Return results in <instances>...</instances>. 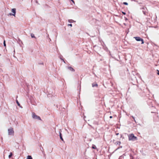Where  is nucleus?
<instances>
[{
  "instance_id": "obj_31",
  "label": "nucleus",
  "mask_w": 159,
  "mask_h": 159,
  "mask_svg": "<svg viewBox=\"0 0 159 159\" xmlns=\"http://www.w3.org/2000/svg\"><path fill=\"white\" fill-rule=\"evenodd\" d=\"M119 148H117V149H119Z\"/></svg>"
},
{
  "instance_id": "obj_8",
  "label": "nucleus",
  "mask_w": 159,
  "mask_h": 159,
  "mask_svg": "<svg viewBox=\"0 0 159 159\" xmlns=\"http://www.w3.org/2000/svg\"><path fill=\"white\" fill-rule=\"evenodd\" d=\"M92 86L93 87H97L98 86V84L96 82L92 84Z\"/></svg>"
},
{
  "instance_id": "obj_25",
  "label": "nucleus",
  "mask_w": 159,
  "mask_h": 159,
  "mask_svg": "<svg viewBox=\"0 0 159 159\" xmlns=\"http://www.w3.org/2000/svg\"><path fill=\"white\" fill-rule=\"evenodd\" d=\"M9 15L10 16H11V15L13 16V13H9Z\"/></svg>"
},
{
  "instance_id": "obj_2",
  "label": "nucleus",
  "mask_w": 159,
  "mask_h": 159,
  "mask_svg": "<svg viewBox=\"0 0 159 159\" xmlns=\"http://www.w3.org/2000/svg\"><path fill=\"white\" fill-rule=\"evenodd\" d=\"M8 135H9L13 136L14 134V132L13 128L11 127L8 129Z\"/></svg>"
},
{
  "instance_id": "obj_15",
  "label": "nucleus",
  "mask_w": 159,
  "mask_h": 159,
  "mask_svg": "<svg viewBox=\"0 0 159 159\" xmlns=\"http://www.w3.org/2000/svg\"><path fill=\"white\" fill-rule=\"evenodd\" d=\"M16 103H17V104L18 105V106H20V107H21L20 106V104L19 103V102L17 100H16Z\"/></svg>"
},
{
  "instance_id": "obj_4",
  "label": "nucleus",
  "mask_w": 159,
  "mask_h": 159,
  "mask_svg": "<svg viewBox=\"0 0 159 159\" xmlns=\"http://www.w3.org/2000/svg\"><path fill=\"white\" fill-rule=\"evenodd\" d=\"M134 38L137 40V41H141V44H143L144 43L143 40V39L141 38L140 37H134Z\"/></svg>"
},
{
  "instance_id": "obj_5",
  "label": "nucleus",
  "mask_w": 159,
  "mask_h": 159,
  "mask_svg": "<svg viewBox=\"0 0 159 159\" xmlns=\"http://www.w3.org/2000/svg\"><path fill=\"white\" fill-rule=\"evenodd\" d=\"M11 11L12 12L13 16H15L16 13V9L15 8H13L11 9Z\"/></svg>"
},
{
  "instance_id": "obj_11",
  "label": "nucleus",
  "mask_w": 159,
  "mask_h": 159,
  "mask_svg": "<svg viewBox=\"0 0 159 159\" xmlns=\"http://www.w3.org/2000/svg\"><path fill=\"white\" fill-rule=\"evenodd\" d=\"M68 21L69 23H73L75 22V21L72 19L69 20Z\"/></svg>"
},
{
  "instance_id": "obj_21",
  "label": "nucleus",
  "mask_w": 159,
  "mask_h": 159,
  "mask_svg": "<svg viewBox=\"0 0 159 159\" xmlns=\"http://www.w3.org/2000/svg\"><path fill=\"white\" fill-rule=\"evenodd\" d=\"M34 0L37 3V4H39V3H38V1H37V0Z\"/></svg>"
},
{
  "instance_id": "obj_34",
  "label": "nucleus",
  "mask_w": 159,
  "mask_h": 159,
  "mask_svg": "<svg viewBox=\"0 0 159 159\" xmlns=\"http://www.w3.org/2000/svg\"><path fill=\"white\" fill-rule=\"evenodd\" d=\"M127 20V18H126V20Z\"/></svg>"
},
{
  "instance_id": "obj_3",
  "label": "nucleus",
  "mask_w": 159,
  "mask_h": 159,
  "mask_svg": "<svg viewBox=\"0 0 159 159\" xmlns=\"http://www.w3.org/2000/svg\"><path fill=\"white\" fill-rule=\"evenodd\" d=\"M32 117L33 119H37L40 120H41V119L40 116L36 115L35 114L34 112H33L32 113Z\"/></svg>"
},
{
  "instance_id": "obj_23",
  "label": "nucleus",
  "mask_w": 159,
  "mask_h": 159,
  "mask_svg": "<svg viewBox=\"0 0 159 159\" xmlns=\"http://www.w3.org/2000/svg\"><path fill=\"white\" fill-rule=\"evenodd\" d=\"M157 74L158 75H159V70H157Z\"/></svg>"
},
{
  "instance_id": "obj_18",
  "label": "nucleus",
  "mask_w": 159,
  "mask_h": 159,
  "mask_svg": "<svg viewBox=\"0 0 159 159\" xmlns=\"http://www.w3.org/2000/svg\"><path fill=\"white\" fill-rule=\"evenodd\" d=\"M123 158L124 157L122 156H121L119 157V159H123Z\"/></svg>"
},
{
  "instance_id": "obj_33",
  "label": "nucleus",
  "mask_w": 159,
  "mask_h": 159,
  "mask_svg": "<svg viewBox=\"0 0 159 159\" xmlns=\"http://www.w3.org/2000/svg\"><path fill=\"white\" fill-rule=\"evenodd\" d=\"M20 39H19V41H20Z\"/></svg>"
},
{
  "instance_id": "obj_28",
  "label": "nucleus",
  "mask_w": 159,
  "mask_h": 159,
  "mask_svg": "<svg viewBox=\"0 0 159 159\" xmlns=\"http://www.w3.org/2000/svg\"><path fill=\"white\" fill-rule=\"evenodd\" d=\"M119 133H116V135H118L119 134Z\"/></svg>"
},
{
  "instance_id": "obj_1",
  "label": "nucleus",
  "mask_w": 159,
  "mask_h": 159,
  "mask_svg": "<svg viewBox=\"0 0 159 159\" xmlns=\"http://www.w3.org/2000/svg\"><path fill=\"white\" fill-rule=\"evenodd\" d=\"M129 140L134 141L137 139V137L134 136L133 134H131L128 135Z\"/></svg>"
},
{
  "instance_id": "obj_17",
  "label": "nucleus",
  "mask_w": 159,
  "mask_h": 159,
  "mask_svg": "<svg viewBox=\"0 0 159 159\" xmlns=\"http://www.w3.org/2000/svg\"><path fill=\"white\" fill-rule=\"evenodd\" d=\"M3 45L4 47H6V44L5 43V40H4L3 42Z\"/></svg>"
},
{
  "instance_id": "obj_19",
  "label": "nucleus",
  "mask_w": 159,
  "mask_h": 159,
  "mask_svg": "<svg viewBox=\"0 0 159 159\" xmlns=\"http://www.w3.org/2000/svg\"><path fill=\"white\" fill-rule=\"evenodd\" d=\"M123 4L124 5H128V3L127 2H124L123 3Z\"/></svg>"
},
{
  "instance_id": "obj_6",
  "label": "nucleus",
  "mask_w": 159,
  "mask_h": 159,
  "mask_svg": "<svg viewBox=\"0 0 159 159\" xmlns=\"http://www.w3.org/2000/svg\"><path fill=\"white\" fill-rule=\"evenodd\" d=\"M145 8L146 9H147L146 7H143L142 8V9H143V10H145ZM143 14L145 15H146V13H147V12L146 11H145V10H143Z\"/></svg>"
},
{
  "instance_id": "obj_30",
  "label": "nucleus",
  "mask_w": 159,
  "mask_h": 159,
  "mask_svg": "<svg viewBox=\"0 0 159 159\" xmlns=\"http://www.w3.org/2000/svg\"><path fill=\"white\" fill-rule=\"evenodd\" d=\"M48 37H49V35H48V36H47V38H48Z\"/></svg>"
},
{
  "instance_id": "obj_10",
  "label": "nucleus",
  "mask_w": 159,
  "mask_h": 159,
  "mask_svg": "<svg viewBox=\"0 0 159 159\" xmlns=\"http://www.w3.org/2000/svg\"><path fill=\"white\" fill-rule=\"evenodd\" d=\"M114 143L116 144V145H118V144H119V145H120V144L121 143V142L120 141H116L115 142H114Z\"/></svg>"
},
{
  "instance_id": "obj_29",
  "label": "nucleus",
  "mask_w": 159,
  "mask_h": 159,
  "mask_svg": "<svg viewBox=\"0 0 159 159\" xmlns=\"http://www.w3.org/2000/svg\"><path fill=\"white\" fill-rule=\"evenodd\" d=\"M132 117H133V118L134 119V120H134V117H133V116ZM134 121H135V120H134Z\"/></svg>"
},
{
  "instance_id": "obj_32",
  "label": "nucleus",
  "mask_w": 159,
  "mask_h": 159,
  "mask_svg": "<svg viewBox=\"0 0 159 159\" xmlns=\"http://www.w3.org/2000/svg\"><path fill=\"white\" fill-rule=\"evenodd\" d=\"M120 148H122V146H121V147H120Z\"/></svg>"
},
{
  "instance_id": "obj_26",
  "label": "nucleus",
  "mask_w": 159,
  "mask_h": 159,
  "mask_svg": "<svg viewBox=\"0 0 159 159\" xmlns=\"http://www.w3.org/2000/svg\"><path fill=\"white\" fill-rule=\"evenodd\" d=\"M61 60H62L64 62V63H65V61L64 60H63V59H61Z\"/></svg>"
},
{
  "instance_id": "obj_22",
  "label": "nucleus",
  "mask_w": 159,
  "mask_h": 159,
  "mask_svg": "<svg viewBox=\"0 0 159 159\" xmlns=\"http://www.w3.org/2000/svg\"><path fill=\"white\" fill-rule=\"evenodd\" d=\"M122 13L123 14H124V15H125L126 14V13L125 12H123L122 11Z\"/></svg>"
},
{
  "instance_id": "obj_27",
  "label": "nucleus",
  "mask_w": 159,
  "mask_h": 159,
  "mask_svg": "<svg viewBox=\"0 0 159 159\" xmlns=\"http://www.w3.org/2000/svg\"><path fill=\"white\" fill-rule=\"evenodd\" d=\"M112 118V116H110V118Z\"/></svg>"
},
{
  "instance_id": "obj_16",
  "label": "nucleus",
  "mask_w": 159,
  "mask_h": 159,
  "mask_svg": "<svg viewBox=\"0 0 159 159\" xmlns=\"http://www.w3.org/2000/svg\"><path fill=\"white\" fill-rule=\"evenodd\" d=\"M92 148L94 149H96V146L94 145H93V146H92Z\"/></svg>"
},
{
  "instance_id": "obj_13",
  "label": "nucleus",
  "mask_w": 159,
  "mask_h": 159,
  "mask_svg": "<svg viewBox=\"0 0 159 159\" xmlns=\"http://www.w3.org/2000/svg\"><path fill=\"white\" fill-rule=\"evenodd\" d=\"M27 159H33V158L31 156L28 155L27 157Z\"/></svg>"
},
{
  "instance_id": "obj_7",
  "label": "nucleus",
  "mask_w": 159,
  "mask_h": 159,
  "mask_svg": "<svg viewBox=\"0 0 159 159\" xmlns=\"http://www.w3.org/2000/svg\"><path fill=\"white\" fill-rule=\"evenodd\" d=\"M68 69L69 70H70L71 71H73V72H74L75 71V70L73 68H72L71 67H70V66L68 67Z\"/></svg>"
},
{
  "instance_id": "obj_24",
  "label": "nucleus",
  "mask_w": 159,
  "mask_h": 159,
  "mask_svg": "<svg viewBox=\"0 0 159 159\" xmlns=\"http://www.w3.org/2000/svg\"><path fill=\"white\" fill-rule=\"evenodd\" d=\"M39 64L43 65V62H41V63H39Z\"/></svg>"
},
{
  "instance_id": "obj_9",
  "label": "nucleus",
  "mask_w": 159,
  "mask_h": 159,
  "mask_svg": "<svg viewBox=\"0 0 159 159\" xmlns=\"http://www.w3.org/2000/svg\"><path fill=\"white\" fill-rule=\"evenodd\" d=\"M59 136H60V138L61 139L62 141H63L64 142V140L62 137V134H61V133L60 132V133H59Z\"/></svg>"
},
{
  "instance_id": "obj_14",
  "label": "nucleus",
  "mask_w": 159,
  "mask_h": 159,
  "mask_svg": "<svg viewBox=\"0 0 159 159\" xmlns=\"http://www.w3.org/2000/svg\"><path fill=\"white\" fill-rule=\"evenodd\" d=\"M30 35H31V36L32 38H36V37H35V36L34 35V34H33L31 33Z\"/></svg>"
},
{
  "instance_id": "obj_20",
  "label": "nucleus",
  "mask_w": 159,
  "mask_h": 159,
  "mask_svg": "<svg viewBox=\"0 0 159 159\" xmlns=\"http://www.w3.org/2000/svg\"><path fill=\"white\" fill-rule=\"evenodd\" d=\"M68 25V26H70L71 27H72V24H69Z\"/></svg>"
},
{
  "instance_id": "obj_12",
  "label": "nucleus",
  "mask_w": 159,
  "mask_h": 159,
  "mask_svg": "<svg viewBox=\"0 0 159 159\" xmlns=\"http://www.w3.org/2000/svg\"><path fill=\"white\" fill-rule=\"evenodd\" d=\"M12 155H13V154H12V152H11L10 153V154L8 156L9 158H11V157L12 156Z\"/></svg>"
}]
</instances>
